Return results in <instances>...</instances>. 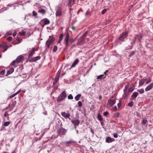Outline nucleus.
Here are the masks:
<instances>
[{
  "mask_svg": "<svg viewBox=\"0 0 153 153\" xmlns=\"http://www.w3.org/2000/svg\"><path fill=\"white\" fill-rule=\"evenodd\" d=\"M44 23L45 25H48L49 24L50 21L49 20L46 19L45 20Z\"/></svg>",
  "mask_w": 153,
  "mask_h": 153,
  "instance_id": "37",
  "label": "nucleus"
},
{
  "mask_svg": "<svg viewBox=\"0 0 153 153\" xmlns=\"http://www.w3.org/2000/svg\"><path fill=\"white\" fill-rule=\"evenodd\" d=\"M90 13L89 11L88 10L86 11V13H85V15L87 16L88 15V14H89Z\"/></svg>",
  "mask_w": 153,
  "mask_h": 153,
  "instance_id": "61",
  "label": "nucleus"
},
{
  "mask_svg": "<svg viewBox=\"0 0 153 153\" xmlns=\"http://www.w3.org/2000/svg\"><path fill=\"white\" fill-rule=\"evenodd\" d=\"M97 119L100 121H102V116L100 114H98L97 116Z\"/></svg>",
  "mask_w": 153,
  "mask_h": 153,
  "instance_id": "29",
  "label": "nucleus"
},
{
  "mask_svg": "<svg viewBox=\"0 0 153 153\" xmlns=\"http://www.w3.org/2000/svg\"><path fill=\"white\" fill-rule=\"evenodd\" d=\"M5 43V45L4 46V47H3L4 50L3 51H2L3 52H4L5 51H6L8 48V46L7 45V43Z\"/></svg>",
  "mask_w": 153,
  "mask_h": 153,
  "instance_id": "30",
  "label": "nucleus"
},
{
  "mask_svg": "<svg viewBox=\"0 0 153 153\" xmlns=\"http://www.w3.org/2000/svg\"><path fill=\"white\" fill-rule=\"evenodd\" d=\"M128 45V46H127L126 48V50L130 49H132L133 48V45Z\"/></svg>",
  "mask_w": 153,
  "mask_h": 153,
  "instance_id": "38",
  "label": "nucleus"
},
{
  "mask_svg": "<svg viewBox=\"0 0 153 153\" xmlns=\"http://www.w3.org/2000/svg\"><path fill=\"white\" fill-rule=\"evenodd\" d=\"M81 94H79L76 95L75 97L74 98L75 100L76 101H78L80 99V97H81Z\"/></svg>",
  "mask_w": 153,
  "mask_h": 153,
  "instance_id": "25",
  "label": "nucleus"
},
{
  "mask_svg": "<svg viewBox=\"0 0 153 153\" xmlns=\"http://www.w3.org/2000/svg\"><path fill=\"white\" fill-rule=\"evenodd\" d=\"M108 114V112L107 111H105L104 112L103 114V115L105 116H106Z\"/></svg>",
  "mask_w": 153,
  "mask_h": 153,
  "instance_id": "54",
  "label": "nucleus"
},
{
  "mask_svg": "<svg viewBox=\"0 0 153 153\" xmlns=\"http://www.w3.org/2000/svg\"><path fill=\"white\" fill-rule=\"evenodd\" d=\"M62 12L60 7H58L56 9V17H60L62 15Z\"/></svg>",
  "mask_w": 153,
  "mask_h": 153,
  "instance_id": "7",
  "label": "nucleus"
},
{
  "mask_svg": "<svg viewBox=\"0 0 153 153\" xmlns=\"http://www.w3.org/2000/svg\"><path fill=\"white\" fill-rule=\"evenodd\" d=\"M142 37V35L140 33L135 35L133 41L131 43V44L134 45L136 42H140Z\"/></svg>",
  "mask_w": 153,
  "mask_h": 153,
  "instance_id": "2",
  "label": "nucleus"
},
{
  "mask_svg": "<svg viewBox=\"0 0 153 153\" xmlns=\"http://www.w3.org/2000/svg\"><path fill=\"white\" fill-rule=\"evenodd\" d=\"M35 48H33L30 51H29V53L28 56V58H31L33 54L35 53Z\"/></svg>",
  "mask_w": 153,
  "mask_h": 153,
  "instance_id": "13",
  "label": "nucleus"
},
{
  "mask_svg": "<svg viewBox=\"0 0 153 153\" xmlns=\"http://www.w3.org/2000/svg\"><path fill=\"white\" fill-rule=\"evenodd\" d=\"M113 136L114 137L117 138L118 137V135L117 133H114L113 134Z\"/></svg>",
  "mask_w": 153,
  "mask_h": 153,
  "instance_id": "53",
  "label": "nucleus"
},
{
  "mask_svg": "<svg viewBox=\"0 0 153 153\" xmlns=\"http://www.w3.org/2000/svg\"><path fill=\"white\" fill-rule=\"evenodd\" d=\"M21 42V41L18 38H17L16 40V41L13 42V43L14 44V45H15L16 44L19 43L20 42Z\"/></svg>",
  "mask_w": 153,
  "mask_h": 153,
  "instance_id": "28",
  "label": "nucleus"
},
{
  "mask_svg": "<svg viewBox=\"0 0 153 153\" xmlns=\"http://www.w3.org/2000/svg\"><path fill=\"white\" fill-rule=\"evenodd\" d=\"M146 79H142L139 82V86H142L145 82Z\"/></svg>",
  "mask_w": 153,
  "mask_h": 153,
  "instance_id": "24",
  "label": "nucleus"
},
{
  "mask_svg": "<svg viewBox=\"0 0 153 153\" xmlns=\"http://www.w3.org/2000/svg\"><path fill=\"white\" fill-rule=\"evenodd\" d=\"M14 71V69L13 68H10L7 71V74L9 75L12 74Z\"/></svg>",
  "mask_w": 153,
  "mask_h": 153,
  "instance_id": "23",
  "label": "nucleus"
},
{
  "mask_svg": "<svg viewBox=\"0 0 153 153\" xmlns=\"http://www.w3.org/2000/svg\"><path fill=\"white\" fill-rule=\"evenodd\" d=\"M41 57L40 56H38L35 57H34L31 58V59L29 60L30 62H35L39 59Z\"/></svg>",
  "mask_w": 153,
  "mask_h": 153,
  "instance_id": "18",
  "label": "nucleus"
},
{
  "mask_svg": "<svg viewBox=\"0 0 153 153\" xmlns=\"http://www.w3.org/2000/svg\"><path fill=\"white\" fill-rule=\"evenodd\" d=\"M105 77L106 76L104 75V74H101L97 76V79H102L105 78Z\"/></svg>",
  "mask_w": 153,
  "mask_h": 153,
  "instance_id": "21",
  "label": "nucleus"
},
{
  "mask_svg": "<svg viewBox=\"0 0 153 153\" xmlns=\"http://www.w3.org/2000/svg\"><path fill=\"white\" fill-rule=\"evenodd\" d=\"M129 85L128 84L126 85L123 90L124 95H123L125 99L126 98L128 95V92L127 91L128 88L129 87Z\"/></svg>",
  "mask_w": 153,
  "mask_h": 153,
  "instance_id": "5",
  "label": "nucleus"
},
{
  "mask_svg": "<svg viewBox=\"0 0 153 153\" xmlns=\"http://www.w3.org/2000/svg\"><path fill=\"white\" fill-rule=\"evenodd\" d=\"M8 114L7 113V112H5L4 114V116L5 117H6L7 115H8Z\"/></svg>",
  "mask_w": 153,
  "mask_h": 153,
  "instance_id": "62",
  "label": "nucleus"
},
{
  "mask_svg": "<svg viewBox=\"0 0 153 153\" xmlns=\"http://www.w3.org/2000/svg\"><path fill=\"white\" fill-rule=\"evenodd\" d=\"M69 33L68 32L66 33L65 34V37L64 39V42H65L66 46H68V42L69 41Z\"/></svg>",
  "mask_w": 153,
  "mask_h": 153,
  "instance_id": "8",
  "label": "nucleus"
},
{
  "mask_svg": "<svg viewBox=\"0 0 153 153\" xmlns=\"http://www.w3.org/2000/svg\"><path fill=\"white\" fill-rule=\"evenodd\" d=\"M19 34H20L21 35L24 36L26 34V32L24 31L20 32H19Z\"/></svg>",
  "mask_w": 153,
  "mask_h": 153,
  "instance_id": "44",
  "label": "nucleus"
},
{
  "mask_svg": "<svg viewBox=\"0 0 153 153\" xmlns=\"http://www.w3.org/2000/svg\"><path fill=\"white\" fill-rule=\"evenodd\" d=\"M59 79V76H56L55 77V79L56 80V81H58Z\"/></svg>",
  "mask_w": 153,
  "mask_h": 153,
  "instance_id": "60",
  "label": "nucleus"
},
{
  "mask_svg": "<svg viewBox=\"0 0 153 153\" xmlns=\"http://www.w3.org/2000/svg\"><path fill=\"white\" fill-rule=\"evenodd\" d=\"M119 113L117 112L114 114V117H118L119 116Z\"/></svg>",
  "mask_w": 153,
  "mask_h": 153,
  "instance_id": "40",
  "label": "nucleus"
},
{
  "mask_svg": "<svg viewBox=\"0 0 153 153\" xmlns=\"http://www.w3.org/2000/svg\"><path fill=\"white\" fill-rule=\"evenodd\" d=\"M68 99L69 100H72L73 99V96H72V95L71 94H69L68 97Z\"/></svg>",
  "mask_w": 153,
  "mask_h": 153,
  "instance_id": "39",
  "label": "nucleus"
},
{
  "mask_svg": "<svg viewBox=\"0 0 153 153\" xmlns=\"http://www.w3.org/2000/svg\"><path fill=\"white\" fill-rule=\"evenodd\" d=\"M21 89L19 90L17 92L15 93V94L16 95H17L18 94H19L20 92L21 91Z\"/></svg>",
  "mask_w": 153,
  "mask_h": 153,
  "instance_id": "52",
  "label": "nucleus"
},
{
  "mask_svg": "<svg viewBox=\"0 0 153 153\" xmlns=\"http://www.w3.org/2000/svg\"><path fill=\"white\" fill-rule=\"evenodd\" d=\"M32 13L33 16L36 17V16L37 15V13L35 11H33Z\"/></svg>",
  "mask_w": 153,
  "mask_h": 153,
  "instance_id": "43",
  "label": "nucleus"
},
{
  "mask_svg": "<svg viewBox=\"0 0 153 153\" xmlns=\"http://www.w3.org/2000/svg\"><path fill=\"white\" fill-rule=\"evenodd\" d=\"M10 124V122L9 121H7L5 122L4 123V125L5 126H8Z\"/></svg>",
  "mask_w": 153,
  "mask_h": 153,
  "instance_id": "34",
  "label": "nucleus"
},
{
  "mask_svg": "<svg viewBox=\"0 0 153 153\" xmlns=\"http://www.w3.org/2000/svg\"><path fill=\"white\" fill-rule=\"evenodd\" d=\"M107 10L105 9H103L101 12V13L102 14H104L106 11Z\"/></svg>",
  "mask_w": 153,
  "mask_h": 153,
  "instance_id": "49",
  "label": "nucleus"
},
{
  "mask_svg": "<svg viewBox=\"0 0 153 153\" xmlns=\"http://www.w3.org/2000/svg\"><path fill=\"white\" fill-rule=\"evenodd\" d=\"M108 102L110 107L113 106L116 103V101L114 100H112L111 99L108 100Z\"/></svg>",
  "mask_w": 153,
  "mask_h": 153,
  "instance_id": "11",
  "label": "nucleus"
},
{
  "mask_svg": "<svg viewBox=\"0 0 153 153\" xmlns=\"http://www.w3.org/2000/svg\"><path fill=\"white\" fill-rule=\"evenodd\" d=\"M18 64H17L16 61L14 60L11 62L10 65L14 68H16L17 67Z\"/></svg>",
  "mask_w": 153,
  "mask_h": 153,
  "instance_id": "20",
  "label": "nucleus"
},
{
  "mask_svg": "<svg viewBox=\"0 0 153 153\" xmlns=\"http://www.w3.org/2000/svg\"><path fill=\"white\" fill-rule=\"evenodd\" d=\"M152 81L151 79L149 78L146 82V84H148L150 82Z\"/></svg>",
  "mask_w": 153,
  "mask_h": 153,
  "instance_id": "45",
  "label": "nucleus"
},
{
  "mask_svg": "<svg viewBox=\"0 0 153 153\" xmlns=\"http://www.w3.org/2000/svg\"><path fill=\"white\" fill-rule=\"evenodd\" d=\"M13 30H10L7 31V33L8 34L9 36L11 35L13 33Z\"/></svg>",
  "mask_w": 153,
  "mask_h": 153,
  "instance_id": "42",
  "label": "nucleus"
},
{
  "mask_svg": "<svg viewBox=\"0 0 153 153\" xmlns=\"http://www.w3.org/2000/svg\"><path fill=\"white\" fill-rule=\"evenodd\" d=\"M61 115L65 118H68L70 116V114L68 113H66L65 112H62Z\"/></svg>",
  "mask_w": 153,
  "mask_h": 153,
  "instance_id": "17",
  "label": "nucleus"
},
{
  "mask_svg": "<svg viewBox=\"0 0 153 153\" xmlns=\"http://www.w3.org/2000/svg\"><path fill=\"white\" fill-rule=\"evenodd\" d=\"M115 141V139L113 138H111L109 137H107L105 139L106 142L107 143H111Z\"/></svg>",
  "mask_w": 153,
  "mask_h": 153,
  "instance_id": "12",
  "label": "nucleus"
},
{
  "mask_svg": "<svg viewBox=\"0 0 153 153\" xmlns=\"http://www.w3.org/2000/svg\"><path fill=\"white\" fill-rule=\"evenodd\" d=\"M135 53V51H130L129 53V56L130 57H131L132 56H133V55L134 54V53Z\"/></svg>",
  "mask_w": 153,
  "mask_h": 153,
  "instance_id": "31",
  "label": "nucleus"
},
{
  "mask_svg": "<svg viewBox=\"0 0 153 153\" xmlns=\"http://www.w3.org/2000/svg\"><path fill=\"white\" fill-rule=\"evenodd\" d=\"M133 102L132 101H131L130 102H129L128 104V106L132 107L133 106Z\"/></svg>",
  "mask_w": 153,
  "mask_h": 153,
  "instance_id": "41",
  "label": "nucleus"
},
{
  "mask_svg": "<svg viewBox=\"0 0 153 153\" xmlns=\"http://www.w3.org/2000/svg\"><path fill=\"white\" fill-rule=\"evenodd\" d=\"M134 90V88L133 87H130L129 89L128 90V94H129V92H131L133 91Z\"/></svg>",
  "mask_w": 153,
  "mask_h": 153,
  "instance_id": "33",
  "label": "nucleus"
},
{
  "mask_svg": "<svg viewBox=\"0 0 153 153\" xmlns=\"http://www.w3.org/2000/svg\"><path fill=\"white\" fill-rule=\"evenodd\" d=\"M88 32H86L78 40V42L79 43H83L85 42H84V39L87 35Z\"/></svg>",
  "mask_w": 153,
  "mask_h": 153,
  "instance_id": "6",
  "label": "nucleus"
},
{
  "mask_svg": "<svg viewBox=\"0 0 153 153\" xmlns=\"http://www.w3.org/2000/svg\"><path fill=\"white\" fill-rule=\"evenodd\" d=\"M76 143V142L72 140H70L69 141H66L64 142L65 144H69L71 143Z\"/></svg>",
  "mask_w": 153,
  "mask_h": 153,
  "instance_id": "22",
  "label": "nucleus"
},
{
  "mask_svg": "<svg viewBox=\"0 0 153 153\" xmlns=\"http://www.w3.org/2000/svg\"><path fill=\"white\" fill-rule=\"evenodd\" d=\"M137 91L140 92V93L141 94H143L144 92V89L142 88L140 89H138Z\"/></svg>",
  "mask_w": 153,
  "mask_h": 153,
  "instance_id": "35",
  "label": "nucleus"
},
{
  "mask_svg": "<svg viewBox=\"0 0 153 153\" xmlns=\"http://www.w3.org/2000/svg\"><path fill=\"white\" fill-rule=\"evenodd\" d=\"M90 130L91 132L93 135H94V132L93 129L91 128L90 129Z\"/></svg>",
  "mask_w": 153,
  "mask_h": 153,
  "instance_id": "55",
  "label": "nucleus"
},
{
  "mask_svg": "<svg viewBox=\"0 0 153 153\" xmlns=\"http://www.w3.org/2000/svg\"><path fill=\"white\" fill-rule=\"evenodd\" d=\"M71 122L75 126V128H76V126H78L80 123V121L78 120H74L71 121Z\"/></svg>",
  "mask_w": 153,
  "mask_h": 153,
  "instance_id": "9",
  "label": "nucleus"
},
{
  "mask_svg": "<svg viewBox=\"0 0 153 153\" xmlns=\"http://www.w3.org/2000/svg\"><path fill=\"white\" fill-rule=\"evenodd\" d=\"M5 71L4 70H2L1 71V75L5 73Z\"/></svg>",
  "mask_w": 153,
  "mask_h": 153,
  "instance_id": "59",
  "label": "nucleus"
},
{
  "mask_svg": "<svg viewBox=\"0 0 153 153\" xmlns=\"http://www.w3.org/2000/svg\"><path fill=\"white\" fill-rule=\"evenodd\" d=\"M58 49L57 46L56 45H55L54 46L53 49V52H55Z\"/></svg>",
  "mask_w": 153,
  "mask_h": 153,
  "instance_id": "36",
  "label": "nucleus"
},
{
  "mask_svg": "<svg viewBox=\"0 0 153 153\" xmlns=\"http://www.w3.org/2000/svg\"><path fill=\"white\" fill-rule=\"evenodd\" d=\"M5 43H6V42H4V43H3L1 45H0V48L1 47H3L5 45Z\"/></svg>",
  "mask_w": 153,
  "mask_h": 153,
  "instance_id": "56",
  "label": "nucleus"
},
{
  "mask_svg": "<svg viewBox=\"0 0 153 153\" xmlns=\"http://www.w3.org/2000/svg\"><path fill=\"white\" fill-rule=\"evenodd\" d=\"M12 39V37L11 36H9L7 38V40L9 41H11Z\"/></svg>",
  "mask_w": 153,
  "mask_h": 153,
  "instance_id": "51",
  "label": "nucleus"
},
{
  "mask_svg": "<svg viewBox=\"0 0 153 153\" xmlns=\"http://www.w3.org/2000/svg\"><path fill=\"white\" fill-rule=\"evenodd\" d=\"M67 97V94L65 91H63L57 99V101L59 102L64 100Z\"/></svg>",
  "mask_w": 153,
  "mask_h": 153,
  "instance_id": "3",
  "label": "nucleus"
},
{
  "mask_svg": "<svg viewBox=\"0 0 153 153\" xmlns=\"http://www.w3.org/2000/svg\"><path fill=\"white\" fill-rule=\"evenodd\" d=\"M63 38V35L62 34H60L59 36V40L58 43H59L61 42Z\"/></svg>",
  "mask_w": 153,
  "mask_h": 153,
  "instance_id": "32",
  "label": "nucleus"
},
{
  "mask_svg": "<svg viewBox=\"0 0 153 153\" xmlns=\"http://www.w3.org/2000/svg\"><path fill=\"white\" fill-rule=\"evenodd\" d=\"M57 132L58 134L61 137L62 135H65V134L67 132V131L63 128L61 127L59 128Z\"/></svg>",
  "mask_w": 153,
  "mask_h": 153,
  "instance_id": "4",
  "label": "nucleus"
},
{
  "mask_svg": "<svg viewBox=\"0 0 153 153\" xmlns=\"http://www.w3.org/2000/svg\"><path fill=\"white\" fill-rule=\"evenodd\" d=\"M117 110V108L116 106H115L114 108H113V110L114 111H116Z\"/></svg>",
  "mask_w": 153,
  "mask_h": 153,
  "instance_id": "57",
  "label": "nucleus"
},
{
  "mask_svg": "<svg viewBox=\"0 0 153 153\" xmlns=\"http://www.w3.org/2000/svg\"><path fill=\"white\" fill-rule=\"evenodd\" d=\"M121 101L120 100L119 101V102L117 104V106L118 108H120L121 106Z\"/></svg>",
  "mask_w": 153,
  "mask_h": 153,
  "instance_id": "50",
  "label": "nucleus"
},
{
  "mask_svg": "<svg viewBox=\"0 0 153 153\" xmlns=\"http://www.w3.org/2000/svg\"><path fill=\"white\" fill-rule=\"evenodd\" d=\"M78 104L79 107H81L82 105V102L80 101H79L78 102Z\"/></svg>",
  "mask_w": 153,
  "mask_h": 153,
  "instance_id": "46",
  "label": "nucleus"
},
{
  "mask_svg": "<svg viewBox=\"0 0 153 153\" xmlns=\"http://www.w3.org/2000/svg\"><path fill=\"white\" fill-rule=\"evenodd\" d=\"M51 44L49 43H47V42H46V45H47V48H46L45 50L48 51V49L50 47V45Z\"/></svg>",
  "mask_w": 153,
  "mask_h": 153,
  "instance_id": "27",
  "label": "nucleus"
},
{
  "mask_svg": "<svg viewBox=\"0 0 153 153\" xmlns=\"http://www.w3.org/2000/svg\"><path fill=\"white\" fill-rule=\"evenodd\" d=\"M153 87V82L151 83L145 89V91H147L151 89Z\"/></svg>",
  "mask_w": 153,
  "mask_h": 153,
  "instance_id": "14",
  "label": "nucleus"
},
{
  "mask_svg": "<svg viewBox=\"0 0 153 153\" xmlns=\"http://www.w3.org/2000/svg\"><path fill=\"white\" fill-rule=\"evenodd\" d=\"M128 33V31H124L119 36L117 39L119 42L120 43L125 41V39L127 37Z\"/></svg>",
  "mask_w": 153,
  "mask_h": 153,
  "instance_id": "1",
  "label": "nucleus"
},
{
  "mask_svg": "<svg viewBox=\"0 0 153 153\" xmlns=\"http://www.w3.org/2000/svg\"><path fill=\"white\" fill-rule=\"evenodd\" d=\"M16 105V103H13L12 104V106L13 107V108H14Z\"/></svg>",
  "mask_w": 153,
  "mask_h": 153,
  "instance_id": "63",
  "label": "nucleus"
},
{
  "mask_svg": "<svg viewBox=\"0 0 153 153\" xmlns=\"http://www.w3.org/2000/svg\"><path fill=\"white\" fill-rule=\"evenodd\" d=\"M48 129H49V128H46V129H44L42 133H44V134H45L46 133V132L48 131Z\"/></svg>",
  "mask_w": 153,
  "mask_h": 153,
  "instance_id": "47",
  "label": "nucleus"
},
{
  "mask_svg": "<svg viewBox=\"0 0 153 153\" xmlns=\"http://www.w3.org/2000/svg\"><path fill=\"white\" fill-rule=\"evenodd\" d=\"M72 0H69L68 1V5H71V2H72Z\"/></svg>",
  "mask_w": 153,
  "mask_h": 153,
  "instance_id": "58",
  "label": "nucleus"
},
{
  "mask_svg": "<svg viewBox=\"0 0 153 153\" xmlns=\"http://www.w3.org/2000/svg\"><path fill=\"white\" fill-rule=\"evenodd\" d=\"M79 60L78 59H76L74 61L73 63L72 64L71 67L70 69L72 68L75 67L76 65H77L79 62Z\"/></svg>",
  "mask_w": 153,
  "mask_h": 153,
  "instance_id": "16",
  "label": "nucleus"
},
{
  "mask_svg": "<svg viewBox=\"0 0 153 153\" xmlns=\"http://www.w3.org/2000/svg\"><path fill=\"white\" fill-rule=\"evenodd\" d=\"M49 39L46 41L47 43L48 42L52 44L55 40L54 39L52 36H50Z\"/></svg>",
  "mask_w": 153,
  "mask_h": 153,
  "instance_id": "15",
  "label": "nucleus"
},
{
  "mask_svg": "<svg viewBox=\"0 0 153 153\" xmlns=\"http://www.w3.org/2000/svg\"><path fill=\"white\" fill-rule=\"evenodd\" d=\"M38 12L42 14H44L45 13L46 11L44 9H41L39 10L38 11Z\"/></svg>",
  "mask_w": 153,
  "mask_h": 153,
  "instance_id": "26",
  "label": "nucleus"
},
{
  "mask_svg": "<svg viewBox=\"0 0 153 153\" xmlns=\"http://www.w3.org/2000/svg\"><path fill=\"white\" fill-rule=\"evenodd\" d=\"M23 58V56L21 55L19 56L15 60L16 61L17 64H19L20 62H22V59Z\"/></svg>",
  "mask_w": 153,
  "mask_h": 153,
  "instance_id": "10",
  "label": "nucleus"
},
{
  "mask_svg": "<svg viewBox=\"0 0 153 153\" xmlns=\"http://www.w3.org/2000/svg\"><path fill=\"white\" fill-rule=\"evenodd\" d=\"M138 93L137 92H134L133 93L131 97V100H133L135 98H136L137 96Z\"/></svg>",
  "mask_w": 153,
  "mask_h": 153,
  "instance_id": "19",
  "label": "nucleus"
},
{
  "mask_svg": "<svg viewBox=\"0 0 153 153\" xmlns=\"http://www.w3.org/2000/svg\"><path fill=\"white\" fill-rule=\"evenodd\" d=\"M57 81H56V80L55 79L54 81L53 82V84H55L56 83Z\"/></svg>",
  "mask_w": 153,
  "mask_h": 153,
  "instance_id": "64",
  "label": "nucleus"
},
{
  "mask_svg": "<svg viewBox=\"0 0 153 153\" xmlns=\"http://www.w3.org/2000/svg\"><path fill=\"white\" fill-rule=\"evenodd\" d=\"M147 122V120H142V123L143 124H145Z\"/></svg>",
  "mask_w": 153,
  "mask_h": 153,
  "instance_id": "48",
  "label": "nucleus"
}]
</instances>
